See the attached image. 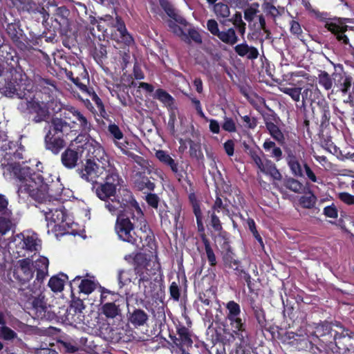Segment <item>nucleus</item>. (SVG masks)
Listing matches in <instances>:
<instances>
[{"label":"nucleus","mask_w":354,"mask_h":354,"mask_svg":"<svg viewBox=\"0 0 354 354\" xmlns=\"http://www.w3.org/2000/svg\"><path fill=\"white\" fill-rule=\"evenodd\" d=\"M68 279L65 274L52 277L48 281V286L55 292H61L64 289L65 281Z\"/></svg>","instance_id":"nucleus-30"},{"label":"nucleus","mask_w":354,"mask_h":354,"mask_svg":"<svg viewBox=\"0 0 354 354\" xmlns=\"http://www.w3.org/2000/svg\"><path fill=\"white\" fill-rule=\"evenodd\" d=\"M263 11L272 17H276L279 15V11L275 6L270 3H264L262 6Z\"/></svg>","instance_id":"nucleus-58"},{"label":"nucleus","mask_w":354,"mask_h":354,"mask_svg":"<svg viewBox=\"0 0 354 354\" xmlns=\"http://www.w3.org/2000/svg\"><path fill=\"white\" fill-rule=\"evenodd\" d=\"M335 86L339 88V91L346 94L351 88L352 77L345 72L334 73L332 75Z\"/></svg>","instance_id":"nucleus-23"},{"label":"nucleus","mask_w":354,"mask_h":354,"mask_svg":"<svg viewBox=\"0 0 354 354\" xmlns=\"http://www.w3.org/2000/svg\"><path fill=\"white\" fill-rule=\"evenodd\" d=\"M225 315H241L240 305L234 301H230L225 304Z\"/></svg>","instance_id":"nucleus-42"},{"label":"nucleus","mask_w":354,"mask_h":354,"mask_svg":"<svg viewBox=\"0 0 354 354\" xmlns=\"http://www.w3.org/2000/svg\"><path fill=\"white\" fill-rule=\"evenodd\" d=\"M103 21L106 24V27L110 28V30H113L118 26V22H122L121 19L118 17L113 18L110 15H106L103 17Z\"/></svg>","instance_id":"nucleus-55"},{"label":"nucleus","mask_w":354,"mask_h":354,"mask_svg":"<svg viewBox=\"0 0 354 354\" xmlns=\"http://www.w3.org/2000/svg\"><path fill=\"white\" fill-rule=\"evenodd\" d=\"M111 37L118 43H123L125 45H129L133 42V38L127 32L124 24L118 22V26L110 30Z\"/></svg>","instance_id":"nucleus-19"},{"label":"nucleus","mask_w":354,"mask_h":354,"mask_svg":"<svg viewBox=\"0 0 354 354\" xmlns=\"http://www.w3.org/2000/svg\"><path fill=\"white\" fill-rule=\"evenodd\" d=\"M259 12V4L252 3L248 8L244 11V18L246 21H252L256 15Z\"/></svg>","instance_id":"nucleus-46"},{"label":"nucleus","mask_w":354,"mask_h":354,"mask_svg":"<svg viewBox=\"0 0 354 354\" xmlns=\"http://www.w3.org/2000/svg\"><path fill=\"white\" fill-rule=\"evenodd\" d=\"M135 274V270L131 269L120 270L118 273V281L120 286L129 284L132 281Z\"/></svg>","instance_id":"nucleus-36"},{"label":"nucleus","mask_w":354,"mask_h":354,"mask_svg":"<svg viewBox=\"0 0 354 354\" xmlns=\"http://www.w3.org/2000/svg\"><path fill=\"white\" fill-rule=\"evenodd\" d=\"M213 11L218 19L227 18L230 15L229 6L223 3H215L213 6Z\"/></svg>","instance_id":"nucleus-34"},{"label":"nucleus","mask_w":354,"mask_h":354,"mask_svg":"<svg viewBox=\"0 0 354 354\" xmlns=\"http://www.w3.org/2000/svg\"><path fill=\"white\" fill-rule=\"evenodd\" d=\"M3 79L0 80V92L5 96H17L22 100L33 88V83L26 74L8 67Z\"/></svg>","instance_id":"nucleus-4"},{"label":"nucleus","mask_w":354,"mask_h":354,"mask_svg":"<svg viewBox=\"0 0 354 354\" xmlns=\"http://www.w3.org/2000/svg\"><path fill=\"white\" fill-rule=\"evenodd\" d=\"M187 36L188 38L185 41L186 42H189L190 40H192L197 44L202 43V37L199 32L194 28L189 29Z\"/></svg>","instance_id":"nucleus-52"},{"label":"nucleus","mask_w":354,"mask_h":354,"mask_svg":"<svg viewBox=\"0 0 354 354\" xmlns=\"http://www.w3.org/2000/svg\"><path fill=\"white\" fill-rule=\"evenodd\" d=\"M158 0H150L152 6H155ZM160 6L170 17L167 21L169 30L174 35L179 37L182 40L186 41L188 38L180 26H187L186 20L179 15L173 8L172 5L167 0H158Z\"/></svg>","instance_id":"nucleus-8"},{"label":"nucleus","mask_w":354,"mask_h":354,"mask_svg":"<svg viewBox=\"0 0 354 354\" xmlns=\"http://www.w3.org/2000/svg\"><path fill=\"white\" fill-rule=\"evenodd\" d=\"M147 320L148 315L142 310L136 309L129 313V321L135 327L143 326Z\"/></svg>","instance_id":"nucleus-28"},{"label":"nucleus","mask_w":354,"mask_h":354,"mask_svg":"<svg viewBox=\"0 0 354 354\" xmlns=\"http://www.w3.org/2000/svg\"><path fill=\"white\" fill-rule=\"evenodd\" d=\"M8 201L2 194H0V214L6 216H11L12 212L8 208Z\"/></svg>","instance_id":"nucleus-51"},{"label":"nucleus","mask_w":354,"mask_h":354,"mask_svg":"<svg viewBox=\"0 0 354 354\" xmlns=\"http://www.w3.org/2000/svg\"><path fill=\"white\" fill-rule=\"evenodd\" d=\"M324 214L330 218H335L337 217V210L334 205L327 206L324 209Z\"/></svg>","instance_id":"nucleus-59"},{"label":"nucleus","mask_w":354,"mask_h":354,"mask_svg":"<svg viewBox=\"0 0 354 354\" xmlns=\"http://www.w3.org/2000/svg\"><path fill=\"white\" fill-rule=\"evenodd\" d=\"M317 336L330 335L339 348L351 346L354 342V333L345 329L339 323L324 324L316 328Z\"/></svg>","instance_id":"nucleus-6"},{"label":"nucleus","mask_w":354,"mask_h":354,"mask_svg":"<svg viewBox=\"0 0 354 354\" xmlns=\"http://www.w3.org/2000/svg\"><path fill=\"white\" fill-rule=\"evenodd\" d=\"M155 156L160 162L169 167L178 180H180V178L183 177L182 172L179 170L178 164L167 151L157 150L155 152Z\"/></svg>","instance_id":"nucleus-20"},{"label":"nucleus","mask_w":354,"mask_h":354,"mask_svg":"<svg viewBox=\"0 0 354 354\" xmlns=\"http://www.w3.org/2000/svg\"><path fill=\"white\" fill-rule=\"evenodd\" d=\"M84 140V136L78 135L71 141L69 147L62 154L63 165L69 169L75 167L78 160L86 154V145L91 140Z\"/></svg>","instance_id":"nucleus-7"},{"label":"nucleus","mask_w":354,"mask_h":354,"mask_svg":"<svg viewBox=\"0 0 354 354\" xmlns=\"http://www.w3.org/2000/svg\"><path fill=\"white\" fill-rule=\"evenodd\" d=\"M39 165L41 162L36 165L38 171H34L26 165L10 164L6 166L4 175L8 172L17 180V194L20 198L30 197L46 205L41 211L48 227L62 234L68 233L72 220L62 203L67 201L72 192L64 188L58 180L54 181L49 173L39 168Z\"/></svg>","instance_id":"nucleus-1"},{"label":"nucleus","mask_w":354,"mask_h":354,"mask_svg":"<svg viewBox=\"0 0 354 354\" xmlns=\"http://www.w3.org/2000/svg\"><path fill=\"white\" fill-rule=\"evenodd\" d=\"M32 305V310L38 317H43L48 308L47 303L45 301L44 295L39 294L37 296H32L30 298Z\"/></svg>","instance_id":"nucleus-25"},{"label":"nucleus","mask_w":354,"mask_h":354,"mask_svg":"<svg viewBox=\"0 0 354 354\" xmlns=\"http://www.w3.org/2000/svg\"><path fill=\"white\" fill-rule=\"evenodd\" d=\"M97 286V283L90 279H82L79 285L80 292L85 295L91 294Z\"/></svg>","instance_id":"nucleus-39"},{"label":"nucleus","mask_w":354,"mask_h":354,"mask_svg":"<svg viewBox=\"0 0 354 354\" xmlns=\"http://www.w3.org/2000/svg\"><path fill=\"white\" fill-rule=\"evenodd\" d=\"M178 338H176L175 344L182 351L183 353H185V348L191 347L193 344L192 335L189 329L185 326H179L177 328Z\"/></svg>","instance_id":"nucleus-21"},{"label":"nucleus","mask_w":354,"mask_h":354,"mask_svg":"<svg viewBox=\"0 0 354 354\" xmlns=\"http://www.w3.org/2000/svg\"><path fill=\"white\" fill-rule=\"evenodd\" d=\"M115 230L120 239L131 244L136 243L138 236L133 231V225L128 218L118 215Z\"/></svg>","instance_id":"nucleus-10"},{"label":"nucleus","mask_w":354,"mask_h":354,"mask_svg":"<svg viewBox=\"0 0 354 354\" xmlns=\"http://www.w3.org/2000/svg\"><path fill=\"white\" fill-rule=\"evenodd\" d=\"M288 85L281 84L279 86V91L289 95L293 101L299 102L302 88L294 86V84L291 83H289Z\"/></svg>","instance_id":"nucleus-29"},{"label":"nucleus","mask_w":354,"mask_h":354,"mask_svg":"<svg viewBox=\"0 0 354 354\" xmlns=\"http://www.w3.org/2000/svg\"><path fill=\"white\" fill-rule=\"evenodd\" d=\"M209 213L210 214L209 224L215 231L220 232L222 230V225L219 218L214 212H209Z\"/></svg>","instance_id":"nucleus-53"},{"label":"nucleus","mask_w":354,"mask_h":354,"mask_svg":"<svg viewBox=\"0 0 354 354\" xmlns=\"http://www.w3.org/2000/svg\"><path fill=\"white\" fill-rule=\"evenodd\" d=\"M139 288L143 291L146 296L151 295L155 290L156 284L151 280L138 281Z\"/></svg>","instance_id":"nucleus-44"},{"label":"nucleus","mask_w":354,"mask_h":354,"mask_svg":"<svg viewBox=\"0 0 354 354\" xmlns=\"http://www.w3.org/2000/svg\"><path fill=\"white\" fill-rule=\"evenodd\" d=\"M32 263V261L29 258L18 261L15 266L14 277L22 283L29 281L33 277Z\"/></svg>","instance_id":"nucleus-14"},{"label":"nucleus","mask_w":354,"mask_h":354,"mask_svg":"<svg viewBox=\"0 0 354 354\" xmlns=\"http://www.w3.org/2000/svg\"><path fill=\"white\" fill-rule=\"evenodd\" d=\"M14 7L22 10L29 11L31 0H10Z\"/></svg>","instance_id":"nucleus-50"},{"label":"nucleus","mask_w":354,"mask_h":354,"mask_svg":"<svg viewBox=\"0 0 354 354\" xmlns=\"http://www.w3.org/2000/svg\"><path fill=\"white\" fill-rule=\"evenodd\" d=\"M70 115L73 116V123L78 127L80 132L86 133L91 131V122L84 113L73 106H67L65 109L64 117L71 119Z\"/></svg>","instance_id":"nucleus-13"},{"label":"nucleus","mask_w":354,"mask_h":354,"mask_svg":"<svg viewBox=\"0 0 354 354\" xmlns=\"http://www.w3.org/2000/svg\"><path fill=\"white\" fill-rule=\"evenodd\" d=\"M222 128L223 130L230 133L236 131V124L234 121L230 118L226 117L224 118Z\"/></svg>","instance_id":"nucleus-54"},{"label":"nucleus","mask_w":354,"mask_h":354,"mask_svg":"<svg viewBox=\"0 0 354 354\" xmlns=\"http://www.w3.org/2000/svg\"><path fill=\"white\" fill-rule=\"evenodd\" d=\"M48 259L45 257H39L35 262V267L37 270L36 281L39 288L43 279L48 275Z\"/></svg>","instance_id":"nucleus-26"},{"label":"nucleus","mask_w":354,"mask_h":354,"mask_svg":"<svg viewBox=\"0 0 354 354\" xmlns=\"http://www.w3.org/2000/svg\"><path fill=\"white\" fill-rule=\"evenodd\" d=\"M320 93L319 88H316L315 89L311 88H306L303 92H301V96L302 97V103L303 104H306L307 102H313L315 100V95H317Z\"/></svg>","instance_id":"nucleus-38"},{"label":"nucleus","mask_w":354,"mask_h":354,"mask_svg":"<svg viewBox=\"0 0 354 354\" xmlns=\"http://www.w3.org/2000/svg\"><path fill=\"white\" fill-rule=\"evenodd\" d=\"M17 334L6 326H0V338L7 341H10L15 339Z\"/></svg>","instance_id":"nucleus-45"},{"label":"nucleus","mask_w":354,"mask_h":354,"mask_svg":"<svg viewBox=\"0 0 354 354\" xmlns=\"http://www.w3.org/2000/svg\"><path fill=\"white\" fill-rule=\"evenodd\" d=\"M50 129L52 132H54L53 134L60 133L62 137H65L66 139L76 136L77 133V130L73 129L69 123L59 118H53Z\"/></svg>","instance_id":"nucleus-16"},{"label":"nucleus","mask_w":354,"mask_h":354,"mask_svg":"<svg viewBox=\"0 0 354 354\" xmlns=\"http://www.w3.org/2000/svg\"><path fill=\"white\" fill-rule=\"evenodd\" d=\"M285 186L287 189L295 193H299L304 189L303 184L294 178H289L286 180L285 182Z\"/></svg>","instance_id":"nucleus-43"},{"label":"nucleus","mask_w":354,"mask_h":354,"mask_svg":"<svg viewBox=\"0 0 354 354\" xmlns=\"http://www.w3.org/2000/svg\"><path fill=\"white\" fill-rule=\"evenodd\" d=\"M338 198L346 205H354V195H351L347 192H340L338 194Z\"/></svg>","instance_id":"nucleus-57"},{"label":"nucleus","mask_w":354,"mask_h":354,"mask_svg":"<svg viewBox=\"0 0 354 354\" xmlns=\"http://www.w3.org/2000/svg\"><path fill=\"white\" fill-rule=\"evenodd\" d=\"M155 97L165 106H171L173 104L174 98L163 89H157L155 93Z\"/></svg>","instance_id":"nucleus-40"},{"label":"nucleus","mask_w":354,"mask_h":354,"mask_svg":"<svg viewBox=\"0 0 354 354\" xmlns=\"http://www.w3.org/2000/svg\"><path fill=\"white\" fill-rule=\"evenodd\" d=\"M102 313L108 318H115L120 313L119 306L113 302H107L102 307Z\"/></svg>","instance_id":"nucleus-33"},{"label":"nucleus","mask_w":354,"mask_h":354,"mask_svg":"<svg viewBox=\"0 0 354 354\" xmlns=\"http://www.w3.org/2000/svg\"><path fill=\"white\" fill-rule=\"evenodd\" d=\"M290 31L292 34L296 35H299L302 32L300 24L294 20H292L290 23Z\"/></svg>","instance_id":"nucleus-62"},{"label":"nucleus","mask_w":354,"mask_h":354,"mask_svg":"<svg viewBox=\"0 0 354 354\" xmlns=\"http://www.w3.org/2000/svg\"><path fill=\"white\" fill-rule=\"evenodd\" d=\"M102 180H104V182L100 183L95 188V194L100 199L106 201V209L112 214L117 215L126 212L127 209L133 211V217L136 216L140 221V230L146 232L148 227L143 218V214L131 193L129 191H124V198H122V201L116 196L118 187L121 185L122 179L120 177L113 164L108 166L106 172Z\"/></svg>","instance_id":"nucleus-2"},{"label":"nucleus","mask_w":354,"mask_h":354,"mask_svg":"<svg viewBox=\"0 0 354 354\" xmlns=\"http://www.w3.org/2000/svg\"><path fill=\"white\" fill-rule=\"evenodd\" d=\"M234 50L239 56L246 57L248 59H255L259 55L257 48L250 46L246 42L236 45Z\"/></svg>","instance_id":"nucleus-27"},{"label":"nucleus","mask_w":354,"mask_h":354,"mask_svg":"<svg viewBox=\"0 0 354 354\" xmlns=\"http://www.w3.org/2000/svg\"><path fill=\"white\" fill-rule=\"evenodd\" d=\"M86 149V158L87 161L82 177L87 181L96 183L98 179H102L106 172V168L111 163L109 156L105 153L102 146L96 141L91 140L85 147Z\"/></svg>","instance_id":"nucleus-3"},{"label":"nucleus","mask_w":354,"mask_h":354,"mask_svg":"<svg viewBox=\"0 0 354 354\" xmlns=\"http://www.w3.org/2000/svg\"><path fill=\"white\" fill-rule=\"evenodd\" d=\"M350 22V19L344 18L337 21L326 22L325 27L332 33L336 35L337 39L342 43L348 44V39L344 32L347 30L348 26L345 25L346 23Z\"/></svg>","instance_id":"nucleus-17"},{"label":"nucleus","mask_w":354,"mask_h":354,"mask_svg":"<svg viewBox=\"0 0 354 354\" xmlns=\"http://www.w3.org/2000/svg\"><path fill=\"white\" fill-rule=\"evenodd\" d=\"M64 348L68 353H75L80 350V346L73 342H64Z\"/></svg>","instance_id":"nucleus-64"},{"label":"nucleus","mask_w":354,"mask_h":354,"mask_svg":"<svg viewBox=\"0 0 354 354\" xmlns=\"http://www.w3.org/2000/svg\"><path fill=\"white\" fill-rule=\"evenodd\" d=\"M146 201L152 207L156 208L158 205V198L154 194H149L146 196Z\"/></svg>","instance_id":"nucleus-61"},{"label":"nucleus","mask_w":354,"mask_h":354,"mask_svg":"<svg viewBox=\"0 0 354 354\" xmlns=\"http://www.w3.org/2000/svg\"><path fill=\"white\" fill-rule=\"evenodd\" d=\"M194 212L196 218L198 231H204V226L202 222V214L198 204H194Z\"/></svg>","instance_id":"nucleus-56"},{"label":"nucleus","mask_w":354,"mask_h":354,"mask_svg":"<svg viewBox=\"0 0 354 354\" xmlns=\"http://www.w3.org/2000/svg\"><path fill=\"white\" fill-rule=\"evenodd\" d=\"M203 242L208 261L211 266H215L216 264V259L210 244L207 239H204Z\"/></svg>","instance_id":"nucleus-49"},{"label":"nucleus","mask_w":354,"mask_h":354,"mask_svg":"<svg viewBox=\"0 0 354 354\" xmlns=\"http://www.w3.org/2000/svg\"><path fill=\"white\" fill-rule=\"evenodd\" d=\"M10 217L4 215L0 216V234L1 236L6 234L12 228L13 224Z\"/></svg>","instance_id":"nucleus-41"},{"label":"nucleus","mask_w":354,"mask_h":354,"mask_svg":"<svg viewBox=\"0 0 354 354\" xmlns=\"http://www.w3.org/2000/svg\"><path fill=\"white\" fill-rule=\"evenodd\" d=\"M316 202V197L312 193H309L308 195L303 196L299 199V203L302 207L305 208L313 207Z\"/></svg>","instance_id":"nucleus-47"},{"label":"nucleus","mask_w":354,"mask_h":354,"mask_svg":"<svg viewBox=\"0 0 354 354\" xmlns=\"http://www.w3.org/2000/svg\"><path fill=\"white\" fill-rule=\"evenodd\" d=\"M160 269V265L155 261L147 262L144 266L138 265L135 268V272L139 277L138 281L151 280V277L156 274Z\"/></svg>","instance_id":"nucleus-18"},{"label":"nucleus","mask_w":354,"mask_h":354,"mask_svg":"<svg viewBox=\"0 0 354 354\" xmlns=\"http://www.w3.org/2000/svg\"><path fill=\"white\" fill-rule=\"evenodd\" d=\"M318 82L326 90H330L333 87L334 80L333 77H331L326 71H322L318 75Z\"/></svg>","instance_id":"nucleus-35"},{"label":"nucleus","mask_w":354,"mask_h":354,"mask_svg":"<svg viewBox=\"0 0 354 354\" xmlns=\"http://www.w3.org/2000/svg\"><path fill=\"white\" fill-rule=\"evenodd\" d=\"M15 55V51L9 46H0V59L8 65L11 64V62L14 60Z\"/></svg>","instance_id":"nucleus-31"},{"label":"nucleus","mask_w":354,"mask_h":354,"mask_svg":"<svg viewBox=\"0 0 354 354\" xmlns=\"http://www.w3.org/2000/svg\"><path fill=\"white\" fill-rule=\"evenodd\" d=\"M7 32L8 35L13 39H16L18 38V30L16 24H8L7 27Z\"/></svg>","instance_id":"nucleus-63"},{"label":"nucleus","mask_w":354,"mask_h":354,"mask_svg":"<svg viewBox=\"0 0 354 354\" xmlns=\"http://www.w3.org/2000/svg\"><path fill=\"white\" fill-rule=\"evenodd\" d=\"M45 145L47 149L54 153H58L65 146V141L63 138L56 137L51 129H49L45 136Z\"/></svg>","instance_id":"nucleus-22"},{"label":"nucleus","mask_w":354,"mask_h":354,"mask_svg":"<svg viewBox=\"0 0 354 354\" xmlns=\"http://www.w3.org/2000/svg\"><path fill=\"white\" fill-rule=\"evenodd\" d=\"M108 131L113 138V142L124 153L127 154V142H120L124 138L121 129L115 123H111L108 126Z\"/></svg>","instance_id":"nucleus-24"},{"label":"nucleus","mask_w":354,"mask_h":354,"mask_svg":"<svg viewBox=\"0 0 354 354\" xmlns=\"http://www.w3.org/2000/svg\"><path fill=\"white\" fill-rule=\"evenodd\" d=\"M288 164L292 173L295 176L304 177V171L302 169L301 165L295 156H289Z\"/></svg>","instance_id":"nucleus-32"},{"label":"nucleus","mask_w":354,"mask_h":354,"mask_svg":"<svg viewBox=\"0 0 354 354\" xmlns=\"http://www.w3.org/2000/svg\"><path fill=\"white\" fill-rule=\"evenodd\" d=\"M33 89L30 91V93L22 100L18 104V109L24 113H29L34 114L33 120L35 122H41L46 121L50 115L49 108L55 104L53 107V111L57 113L62 109V106L57 102H50V103H45L36 100L32 96Z\"/></svg>","instance_id":"nucleus-5"},{"label":"nucleus","mask_w":354,"mask_h":354,"mask_svg":"<svg viewBox=\"0 0 354 354\" xmlns=\"http://www.w3.org/2000/svg\"><path fill=\"white\" fill-rule=\"evenodd\" d=\"M207 29L214 36L217 37L221 41L228 45L235 44L238 40V36L233 28L220 30L218 22L214 19L207 21Z\"/></svg>","instance_id":"nucleus-11"},{"label":"nucleus","mask_w":354,"mask_h":354,"mask_svg":"<svg viewBox=\"0 0 354 354\" xmlns=\"http://www.w3.org/2000/svg\"><path fill=\"white\" fill-rule=\"evenodd\" d=\"M209 122V131L215 134H218L220 132V124L218 122L214 119H208L207 120Z\"/></svg>","instance_id":"nucleus-60"},{"label":"nucleus","mask_w":354,"mask_h":354,"mask_svg":"<svg viewBox=\"0 0 354 354\" xmlns=\"http://www.w3.org/2000/svg\"><path fill=\"white\" fill-rule=\"evenodd\" d=\"M250 155L259 171L274 180H280L281 175L275 165L269 160H263L255 150H250Z\"/></svg>","instance_id":"nucleus-12"},{"label":"nucleus","mask_w":354,"mask_h":354,"mask_svg":"<svg viewBox=\"0 0 354 354\" xmlns=\"http://www.w3.org/2000/svg\"><path fill=\"white\" fill-rule=\"evenodd\" d=\"M304 176L306 175V178L313 183H322V179L317 177L313 171L306 163L304 164Z\"/></svg>","instance_id":"nucleus-48"},{"label":"nucleus","mask_w":354,"mask_h":354,"mask_svg":"<svg viewBox=\"0 0 354 354\" xmlns=\"http://www.w3.org/2000/svg\"><path fill=\"white\" fill-rule=\"evenodd\" d=\"M266 128L269 131L272 137L279 142L284 140L283 133L280 131L279 127L272 122H267Z\"/></svg>","instance_id":"nucleus-37"},{"label":"nucleus","mask_w":354,"mask_h":354,"mask_svg":"<svg viewBox=\"0 0 354 354\" xmlns=\"http://www.w3.org/2000/svg\"><path fill=\"white\" fill-rule=\"evenodd\" d=\"M225 319L229 322L231 331L230 333L232 338H237L241 343L245 342V324L241 318V315H225Z\"/></svg>","instance_id":"nucleus-15"},{"label":"nucleus","mask_w":354,"mask_h":354,"mask_svg":"<svg viewBox=\"0 0 354 354\" xmlns=\"http://www.w3.org/2000/svg\"><path fill=\"white\" fill-rule=\"evenodd\" d=\"M14 242L16 243V246L18 250L17 253L21 256H26V253L23 252V250L25 252H38L40 250L41 241L38 239L37 234L33 232H24L19 234H17L14 238Z\"/></svg>","instance_id":"nucleus-9"}]
</instances>
